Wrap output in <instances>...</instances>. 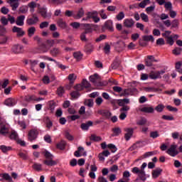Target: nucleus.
Wrapping results in <instances>:
<instances>
[{
  "label": "nucleus",
  "instance_id": "nucleus-6",
  "mask_svg": "<svg viewBox=\"0 0 182 182\" xmlns=\"http://www.w3.org/2000/svg\"><path fill=\"white\" fill-rule=\"evenodd\" d=\"M88 18H90V19H92L95 23H97V22H100L99 13H97V11H96L88 12Z\"/></svg>",
  "mask_w": 182,
  "mask_h": 182
},
{
  "label": "nucleus",
  "instance_id": "nucleus-25",
  "mask_svg": "<svg viewBox=\"0 0 182 182\" xmlns=\"http://www.w3.org/2000/svg\"><path fill=\"white\" fill-rule=\"evenodd\" d=\"M99 79H100V77L97 74H94L93 75H91L90 77V82H92V83H94V85H96Z\"/></svg>",
  "mask_w": 182,
  "mask_h": 182
},
{
  "label": "nucleus",
  "instance_id": "nucleus-56",
  "mask_svg": "<svg viewBox=\"0 0 182 182\" xmlns=\"http://www.w3.org/2000/svg\"><path fill=\"white\" fill-rule=\"evenodd\" d=\"M181 50H182L181 48H176L175 49L173 50L172 53L177 56L181 53Z\"/></svg>",
  "mask_w": 182,
  "mask_h": 182
},
{
  "label": "nucleus",
  "instance_id": "nucleus-7",
  "mask_svg": "<svg viewBox=\"0 0 182 182\" xmlns=\"http://www.w3.org/2000/svg\"><path fill=\"white\" fill-rule=\"evenodd\" d=\"M6 4H8L12 11H16L19 8V0H6Z\"/></svg>",
  "mask_w": 182,
  "mask_h": 182
},
{
  "label": "nucleus",
  "instance_id": "nucleus-18",
  "mask_svg": "<svg viewBox=\"0 0 182 182\" xmlns=\"http://www.w3.org/2000/svg\"><path fill=\"white\" fill-rule=\"evenodd\" d=\"M104 28H106V29H108V31H110V32H113V21L112 20H108L105 21L104 24Z\"/></svg>",
  "mask_w": 182,
  "mask_h": 182
},
{
  "label": "nucleus",
  "instance_id": "nucleus-55",
  "mask_svg": "<svg viewBox=\"0 0 182 182\" xmlns=\"http://www.w3.org/2000/svg\"><path fill=\"white\" fill-rule=\"evenodd\" d=\"M140 16H141V19H142L144 22H149V16H147V14L144 13H141L140 14Z\"/></svg>",
  "mask_w": 182,
  "mask_h": 182
},
{
  "label": "nucleus",
  "instance_id": "nucleus-31",
  "mask_svg": "<svg viewBox=\"0 0 182 182\" xmlns=\"http://www.w3.org/2000/svg\"><path fill=\"white\" fill-rule=\"evenodd\" d=\"M85 51L86 53H92L93 52V46L92 44H87L85 47Z\"/></svg>",
  "mask_w": 182,
  "mask_h": 182
},
{
  "label": "nucleus",
  "instance_id": "nucleus-19",
  "mask_svg": "<svg viewBox=\"0 0 182 182\" xmlns=\"http://www.w3.org/2000/svg\"><path fill=\"white\" fill-rule=\"evenodd\" d=\"M163 173V169L157 168L156 169L152 171V178H157Z\"/></svg>",
  "mask_w": 182,
  "mask_h": 182
},
{
  "label": "nucleus",
  "instance_id": "nucleus-53",
  "mask_svg": "<svg viewBox=\"0 0 182 182\" xmlns=\"http://www.w3.org/2000/svg\"><path fill=\"white\" fill-rule=\"evenodd\" d=\"M63 93H65V88L63 87H59L57 89V95L61 97L63 96Z\"/></svg>",
  "mask_w": 182,
  "mask_h": 182
},
{
  "label": "nucleus",
  "instance_id": "nucleus-15",
  "mask_svg": "<svg viewBox=\"0 0 182 182\" xmlns=\"http://www.w3.org/2000/svg\"><path fill=\"white\" fill-rule=\"evenodd\" d=\"M75 157H82V156H86V152H85V148L82 146H79L77 150L74 153Z\"/></svg>",
  "mask_w": 182,
  "mask_h": 182
},
{
  "label": "nucleus",
  "instance_id": "nucleus-3",
  "mask_svg": "<svg viewBox=\"0 0 182 182\" xmlns=\"http://www.w3.org/2000/svg\"><path fill=\"white\" fill-rule=\"evenodd\" d=\"M38 136H39V131L36 128H33L28 132V137L29 141H33V140H36L38 139Z\"/></svg>",
  "mask_w": 182,
  "mask_h": 182
},
{
  "label": "nucleus",
  "instance_id": "nucleus-12",
  "mask_svg": "<svg viewBox=\"0 0 182 182\" xmlns=\"http://www.w3.org/2000/svg\"><path fill=\"white\" fill-rule=\"evenodd\" d=\"M14 53H22L23 52V46L21 44H15L11 48Z\"/></svg>",
  "mask_w": 182,
  "mask_h": 182
},
{
  "label": "nucleus",
  "instance_id": "nucleus-22",
  "mask_svg": "<svg viewBox=\"0 0 182 182\" xmlns=\"http://www.w3.org/2000/svg\"><path fill=\"white\" fill-rule=\"evenodd\" d=\"M141 112L144 113H154V108L153 107H144L141 109Z\"/></svg>",
  "mask_w": 182,
  "mask_h": 182
},
{
  "label": "nucleus",
  "instance_id": "nucleus-58",
  "mask_svg": "<svg viewBox=\"0 0 182 182\" xmlns=\"http://www.w3.org/2000/svg\"><path fill=\"white\" fill-rule=\"evenodd\" d=\"M95 103L97 105V106H100V105H102V103H103V98H102V97H98L95 99Z\"/></svg>",
  "mask_w": 182,
  "mask_h": 182
},
{
  "label": "nucleus",
  "instance_id": "nucleus-32",
  "mask_svg": "<svg viewBox=\"0 0 182 182\" xmlns=\"http://www.w3.org/2000/svg\"><path fill=\"white\" fill-rule=\"evenodd\" d=\"M73 56L75 59H76V60L79 61V60H82L83 58V54H82V53L80 52H75L73 53Z\"/></svg>",
  "mask_w": 182,
  "mask_h": 182
},
{
  "label": "nucleus",
  "instance_id": "nucleus-38",
  "mask_svg": "<svg viewBox=\"0 0 182 182\" xmlns=\"http://www.w3.org/2000/svg\"><path fill=\"white\" fill-rule=\"evenodd\" d=\"M129 95H132L131 88L124 90V91L120 94V96H129Z\"/></svg>",
  "mask_w": 182,
  "mask_h": 182
},
{
  "label": "nucleus",
  "instance_id": "nucleus-10",
  "mask_svg": "<svg viewBox=\"0 0 182 182\" xmlns=\"http://www.w3.org/2000/svg\"><path fill=\"white\" fill-rule=\"evenodd\" d=\"M114 48L117 52H122L126 48V43L123 41H118L114 43Z\"/></svg>",
  "mask_w": 182,
  "mask_h": 182
},
{
  "label": "nucleus",
  "instance_id": "nucleus-48",
  "mask_svg": "<svg viewBox=\"0 0 182 182\" xmlns=\"http://www.w3.org/2000/svg\"><path fill=\"white\" fill-rule=\"evenodd\" d=\"M107 148L111 149L112 153H116L117 151V148L114 144H109L107 145Z\"/></svg>",
  "mask_w": 182,
  "mask_h": 182
},
{
  "label": "nucleus",
  "instance_id": "nucleus-52",
  "mask_svg": "<svg viewBox=\"0 0 182 182\" xmlns=\"http://www.w3.org/2000/svg\"><path fill=\"white\" fill-rule=\"evenodd\" d=\"M99 15L102 19H107V15L105 13V9H102L99 11Z\"/></svg>",
  "mask_w": 182,
  "mask_h": 182
},
{
  "label": "nucleus",
  "instance_id": "nucleus-1",
  "mask_svg": "<svg viewBox=\"0 0 182 182\" xmlns=\"http://www.w3.org/2000/svg\"><path fill=\"white\" fill-rule=\"evenodd\" d=\"M147 167V164L146 162L143 163L141 166V169L139 167H134L132 169V173L134 174H137L141 180H143L146 177V171L144 169Z\"/></svg>",
  "mask_w": 182,
  "mask_h": 182
},
{
  "label": "nucleus",
  "instance_id": "nucleus-2",
  "mask_svg": "<svg viewBox=\"0 0 182 182\" xmlns=\"http://www.w3.org/2000/svg\"><path fill=\"white\" fill-rule=\"evenodd\" d=\"M44 156L46 158V160L43 161V164H46V166H48V167H52L58 164V162L53 160V155L50 154V152L46 151L44 152Z\"/></svg>",
  "mask_w": 182,
  "mask_h": 182
},
{
  "label": "nucleus",
  "instance_id": "nucleus-39",
  "mask_svg": "<svg viewBox=\"0 0 182 182\" xmlns=\"http://www.w3.org/2000/svg\"><path fill=\"white\" fill-rule=\"evenodd\" d=\"M178 25H179V22H178V19H174L171 23V28H174L175 29H177V28H178Z\"/></svg>",
  "mask_w": 182,
  "mask_h": 182
},
{
  "label": "nucleus",
  "instance_id": "nucleus-21",
  "mask_svg": "<svg viewBox=\"0 0 182 182\" xmlns=\"http://www.w3.org/2000/svg\"><path fill=\"white\" fill-rule=\"evenodd\" d=\"M92 126H93V122L88 121L81 124V129L82 130H89V128Z\"/></svg>",
  "mask_w": 182,
  "mask_h": 182
},
{
  "label": "nucleus",
  "instance_id": "nucleus-43",
  "mask_svg": "<svg viewBox=\"0 0 182 182\" xmlns=\"http://www.w3.org/2000/svg\"><path fill=\"white\" fill-rule=\"evenodd\" d=\"M38 63H39V61L37 60H29V65H31L32 70H33V68H35V66H36V65H38Z\"/></svg>",
  "mask_w": 182,
  "mask_h": 182
},
{
  "label": "nucleus",
  "instance_id": "nucleus-47",
  "mask_svg": "<svg viewBox=\"0 0 182 182\" xmlns=\"http://www.w3.org/2000/svg\"><path fill=\"white\" fill-rule=\"evenodd\" d=\"M146 123H147V119L146 118H141L136 122V124H138V126H144Z\"/></svg>",
  "mask_w": 182,
  "mask_h": 182
},
{
  "label": "nucleus",
  "instance_id": "nucleus-57",
  "mask_svg": "<svg viewBox=\"0 0 182 182\" xmlns=\"http://www.w3.org/2000/svg\"><path fill=\"white\" fill-rule=\"evenodd\" d=\"M166 44V41H164V38H159L156 40V45L159 46H163V45Z\"/></svg>",
  "mask_w": 182,
  "mask_h": 182
},
{
  "label": "nucleus",
  "instance_id": "nucleus-4",
  "mask_svg": "<svg viewBox=\"0 0 182 182\" xmlns=\"http://www.w3.org/2000/svg\"><path fill=\"white\" fill-rule=\"evenodd\" d=\"M166 73V71L161 70V71H156L154 72L151 71L149 75L150 79H152L153 80H156V79H161V75H164Z\"/></svg>",
  "mask_w": 182,
  "mask_h": 182
},
{
  "label": "nucleus",
  "instance_id": "nucleus-61",
  "mask_svg": "<svg viewBox=\"0 0 182 182\" xmlns=\"http://www.w3.org/2000/svg\"><path fill=\"white\" fill-rule=\"evenodd\" d=\"M166 109L169 111V112H175L176 113V112H178V109L173 107L171 105H167L166 106Z\"/></svg>",
  "mask_w": 182,
  "mask_h": 182
},
{
  "label": "nucleus",
  "instance_id": "nucleus-30",
  "mask_svg": "<svg viewBox=\"0 0 182 182\" xmlns=\"http://www.w3.org/2000/svg\"><path fill=\"white\" fill-rule=\"evenodd\" d=\"M140 147H143L142 141H137L131 147V150H136V149H140Z\"/></svg>",
  "mask_w": 182,
  "mask_h": 182
},
{
  "label": "nucleus",
  "instance_id": "nucleus-24",
  "mask_svg": "<svg viewBox=\"0 0 182 182\" xmlns=\"http://www.w3.org/2000/svg\"><path fill=\"white\" fill-rule=\"evenodd\" d=\"M35 32H36V28H35L34 26L28 28L27 31L28 38H32V36L35 35Z\"/></svg>",
  "mask_w": 182,
  "mask_h": 182
},
{
  "label": "nucleus",
  "instance_id": "nucleus-36",
  "mask_svg": "<svg viewBox=\"0 0 182 182\" xmlns=\"http://www.w3.org/2000/svg\"><path fill=\"white\" fill-rule=\"evenodd\" d=\"M44 122H46L48 129H50V127L53 126V124L52 123V121H50V119H49V117H46L44 118Z\"/></svg>",
  "mask_w": 182,
  "mask_h": 182
},
{
  "label": "nucleus",
  "instance_id": "nucleus-14",
  "mask_svg": "<svg viewBox=\"0 0 182 182\" xmlns=\"http://www.w3.org/2000/svg\"><path fill=\"white\" fill-rule=\"evenodd\" d=\"M16 103L15 98L12 97L7 98L4 102V105H6V106H9V107H14Z\"/></svg>",
  "mask_w": 182,
  "mask_h": 182
},
{
  "label": "nucleus",
  "instance_id": "nucleus-45",
  "mask_svg": "<svg viewBox=\"0 0 182 182\" xmlns=\"http://www.w3.org/2000/svg\"><path fill=\"white\" fill-rule=\"evenodd\" d=\"M90 140H92V141H101L102 137L97 136L95 134H92Z\"/></svg>",
  "mask_w": 182,
  "mask_h": 182
},
{
  "label": "nucleus",
  "instance_id": "nucleus-46",
  "mask_svg": "<svg viewBox=\"0 0 182 182\" xmlns=\"http://www.w3.org/2000/svg\"><path fill=\"white\" fill-rule=\"evenodd\" d=\"M0 177H3L6 181H12V177H11L9 173H1L0 174Z\"/></svg>",
  "mask_w": 182,
  "mask_h": 182
},
{
  "label": "nucleus",
  "instance_id": "nucleus-13",
  "mask_svg": "<svg viewBox=\"0 0 182 182\" xmlns=\"http://www.w3.org/2000/svg\"><path fill=\"white\" fill-rule=\"evenodd\" d=\"M12 31L14 33H17L18 38H22L25 35V31L19 27L14 26Z\"/></svg>",
  "mask_w": 182,
  "mask_h": 182
},
{
  "label": "nucleus",
  "instance_id": "nucleus-27",
  "mask_svg": "<svg viewBox=\"0 0 182 182\" xmlns=\"http://www.w3.org/2000/svg\"><path fill=\"white\" fill-rule=\"evenodd\" d=\"M26 102H36V95H28L25 97Z\"/></svg>",
  "mask_w": 182,
  "mask_h": 182
},
{
  "label": "nucleus",
  "instance_id": "nucleus-40",
  "mask_svg": "<svg viewBox=\"0 0 182 182\" xmlns=\"http://www.w3.org/2000/svg\"><path fill=\"white\" fill-rule=\"evenodd\" d=\"M10 139H11V140H15L16 141L19 139L18 133H16V132L15 131H13L10 135Z\"/></svg>",
  "mask_w": 182,
  "mask_h": 182
},
{
  "label": "nucleus",
  "instance_id": "nucleus-51",
  "mask_svg": "<svg viewBox=\"0 0 182 182\" xmlns=\"http://www.w3.org/2000/svg\"><path fill=\"white\" fill-rule=\"evenodd\" d=\"M70 96L73 99H77L80 96V93L78 91H74L70 93Z\"/></svg>",
  "mask_w": 182,
  "mask_h": 182
},
{
  "label": "nucleus",
  "instance_id": "nucleus-17",
  "mask_svg": "<svg viewBox=\"0 0 182 182\" xmlns=\"http://www.w3.org/2000/svg\"><path fill=\"white\" fill-rule=\"evenodd\" d=\"M57 25L61 29H66L68 28V23L63 18H59L57 21Z\"/></svg>",
  "mask_w": 182,
  "mask_h": 182
},
{
  "label": "nucleus",
  "instance_id": "nucleus-11",
  "mask_svg": "<svg viewBox=\"0 0 182 182\" xmlns=\"http://www.w3.org/2000/svg\"><path fill=\"white\" fill-rule=\"evenodd\" d=\"M123 25L125 28H133L134 26V20L133 18H125L123 21Z\"/></svg>",
  "mask_w": 182,
  "mask_h": 182
},
{
  "label": "nucleus",
  "instance_id": "nucleus-23",
  "mask_svg": "<svg viewBox=\"0 0 182 182\" xmlns=\"http://www.w3.org/2000/svg\"><path fill=\"white\" fill-rule=\"evenodd\" d=\"M84 16H85V10H83V8H80L77 11V14L75 16V18L80 19V18H82Z\"/></svg>",
  "mask_w": 182,
  "mask_h": 182
},
{
  "label": "nucleus",
  "instance_id": "nucleus-37",
  "mask_svg": "<svg viewBox=\"0 0 182 182\" xmlns=\"http://www.w3.org/2000/svg\"><path fill=\"white\" fill-rule=\"evenodd\" d=\"M51 4H55V5H62L65 4L68 0H48Z\"/></svg>",
  "mask_w": 182,
  "mask_h": 182
},
{
  "label": "nucleus",
  "instance_id": "nucleus-8",
  "mask_svg": "<svg viewBox=\"0 0 182 182\" xmlns=\"http://www.w3.org/2000/svg\"><path fill=\"white\" fill-rule=\"evenodd\" d=\"M39 22V18L36 15L33 14L32 17L27 18L26 23L28 26H32V25H36Z\"/></svg>",
  "mask_w": 182,
  "mask_h": 182
},
{
  "label": "nucleus",
  "instance_id": "nucleus-60",
  "mask_svg": "<svg viewBox=\"0 0 182 182\" xmlns=\"http://www.w3.org/2000/svg\"><path fill=\"white\" fill-rule=\"evenodd\" d=\"M166 43L173 46L174 45V40L173 39V36H169L166 38Z\"/></svg>",
  "mask_w": 182,
  "mask_h": 182
},
{
  "label": "nucleus",
  "instance_id": "nucleus-49",
  "mask_svg": "<svg viewBox=\"0 0 182 182\" xmlns=\"http://www.w3.org/2000/svg\"><path fill=\"white\" fill-rule=\"evenodd\" d=\"M18 156L21 157V159H23V160H28V159H29L28 153L20 152Z\"/></svg>",
  "mask_w": 182,
  "mask_h": 182
},
{
  "label": "nucleus",
  "instance_id": "nucleus-26",
  "mask_svg": "<svg viewBox=\"0 0 182 182\" xmlns=\"http://www.w3.org/2000/svg\"><path fill=\"white\" fill-rule=\"evenodd\" d=\"M28 11H29V8L26 5L21 6L18 9L19 14H28Z\"/></svg>",
  "mask_w": 182,
  "mask_h": 182
},
{
  "label": "nucleus",
  "instance_id": "nucleus-44",
  "mask_svg": "<svg viewBox=\"0 0 182 182\" xmlns=\"http://www.w3.org/2000/svg\"><path fill=\"white\" fill-rule=\"evenodd\" d=\"M65 146H66V141H65L64 140H62L60 142H59L57 144V147L58 149H60V150H63V149H65Z\"/></svg>",
  "mask_w": 182,
  "mask_h": 182
},
{
  "label": "nucleus",
  "instance_id": "nucleus-50",
  "mask_svg": "<svg viewBox=\"0 0 182 182\" xmlns=\"http://www.w3.org/2000/svg\"><path fill=\"white\" fill-rule=\"evenodd\" d=\"M85 106H87L88 107H93V105H94V102H93V100H86L85 101Z\"/></svg>",
  "mask_w": 182,
  "mask_h": 182
},
{
  "label": "nucleus",
  "instance_id": "nucleus-54",
  "mask_svg": "<svg viewBox=\"0 0 182 182\" xmlns=\"http://www.w3.org/2000/svg\"><path fill=\"white\" fill-rule=\"evenodd\" d=\"M27 6H28V8H30L31 11H33V9H35V8H36V2L31 1L28 4Z\"/></svg>",
  "mask_w": 182,
  "mask_h": 182
},
{
  "label": "nucleus",
  "instance_id": "nucleus-9",
  "mask_svg": "<svg viewBox=\"0 0 182 182\" xmlns=\"http://www.w3.org/2000/svg\"><path fill=\"white\" fill-rule=\"evenodd\" d=\"M124 132H126V134L124 135L125 139L127 141H129L130 139H132V136H133V133L134 132V129L133 128H125L124 129Z\"/></svg>",
  "mask_w": 182,
  "mask_h": 182
},
{
  "label": "nucleus",
  "instance_id": "nucleus-41",
  "mask_svg": "<svg viewBox=\"0 0 182 182\" xmlns=\"http://www.w3.org/2000/svg\"><path fill=\"white\" fill-rule=\"evenodd\" d=\"M11 149L12 148L11 146H6L5 145L0 146V150H1L3 153H8V151H9V150H11Z\"/></svg>",
  "mask_w": 182,
  "mask_h": 182
},
{
  "label": "nucleus",
  "instance_id": "nucleus-29",
  "mask_svg": "<svg viewBox=\"0 0 182 182\" xmlns=\"http://www.w3.org/2000/svg\"><path fill=\"white\" fill-rule=\"evenodd\" d=\"M9 85V80L8 79H4L2 80H0V87L1 89H5L6 88V86Z\"/></svg>",
  "mask_w": 182,
  "mask_h": 182
},
{
  "label": "nucleus",
  "instance_id": "nucleus-59",
  "mask_svg": "<svg viewBox=\"0 0 182 182\" xmlns=\"http://www.w3.org/2000/svg\"><path fill=\"white\" fill-rule=\"evenodd\" d=\"M33 168H34V170H36L37 171H41V170H42V164H33Z\"/></svg>",
  "mask_w": 182,
  "mask_h": 182
},
{
  "label": "nucleus",
  "instance_id": "nucleus-42",
  "mask_svg": "<svg viewBox=\"0 0 182 182\" xmlns=\"http://www.w3.org/2000/svg\"><path fill=\"white\" fill-rule=\"evenodd\" d=\"M124 12L120 11L117 16H116V19L117 21H123L124 19Z\"/></svg>",
  "mask_w": 182,
  "mask_h": 182
},
{
  "label": "nucleus",
  "instance_id": "nucleus-33",
  "mask_svg": "<svg viewBox=\"0 0 182 182\" xmlns=\"http://www.w3.org/2000/svg\"><path fill=\"white\" fill-rule=\"evenodd\" d=\"M166 107V106H164V105L163 104H159L156 107H155V110L158 112V113H161L164 110V108Z\"/></svg>",
  "mask_w": 182,
  "mask_h": 182
},
{
  "label": "nucleus",
  "instance_id": "nucleus-35",
  "mask_svg": "<svg viewBox=\"0 0 182 182\" xmlns=\"http://www.w3.org/2000/svg\"><path fill=\"white\" fill-rule=\"evenodd\" d=\"M112 132H113L112 136H119V134L122 133V129L119 127H115L112 129Z\"/></svg>",
  "mask_w": 182,
  "mask_h": 182
},
{
  "label": "nucleus",
  "instance_id": "nucleus-20",
  "mask_svg": "<svg viewBox=\"0 0 182 182\" xmlns=\"http://www.w3.org/2000/svg\"><path fill=\"white\" fill-rule=\"evenodd\" d=\"M81 27L85 29V32L90 33L92 32V24L90 23H81Z\"/></svg>",
  "mask_w": 182,
  "mask_h": 182
},
{
  "label": "nucleus",
  "instance_id": "nucleus-63",
  "mask_svg": "<svg viewBox=\"0 0 182 182\" xmlns=\"http://www.w3.org/2000/svg\"><path fill=\"white\" fill-rule=\"evenodd\" d=\"M154 9H156V6L153 5V6L147 7L146 9V11L147 14H150V13L153 12L154 11Z\"/></svg>",
  "mask_w": 182,
  "mask_h": 182
},
{
  "label": "nucleus",
  "instance_id": "nucleus-28",
  "mask_svg": "<svg viewBox=\"0 0 182 182\" xmlns=\"http://www.w3.org/2000/svg\"><path fill=\"white\" fill-rule=\"evenodd\" d=\"M50 53L52 56H58V55H60V50L59 48H53L50 50Z\"/></svg>",
  "mask_w": 182,
  "mask_h": 182
},
{
  "label": "nucleus",
  "instance_id": "nucleus-62",
  "mask_svg": "<svg viewBox=\"0 0 182 182\" xmlns=\"http://www.w3.org/2000/svg\"><path fill=\"white\" fill-rule=\"evenodd\" d=\"M75 89L77 92H80L81 90H83L84 87L82 84H77V85L75 86Z\"/></svg>",
  "mask_w": 182,
  "mask_h": 182
},
{
  "label": "nucleus",
  "instance_id": "nucleus-34",
  "mask_svg": "<svg viewBox=\"0 0 182 182\" xmlns=\"http://www.w3.org/2000/svg\"><path fill=\"white\" fill-rule=\"evenodd\" d=\"M77 78V75L74 73L70 74L68 75V80L70 83H75V80Z\"/></svg>",
  "mask_w": 182,
  "mask_h": 182
},
{
  "label": "nucleus",
  "instance_id": "nucleus-64",
  "mask_svg": "<svg viewBox=\"0 0 182 182\" xmlns=\"http://www.w3.org/2000/svg\"><path fill=\"white\" fill-rule=\"evenodd\" d=\"M1 14H4V15H6L9 13V9H8L5 6H3L1 9Z\"/></svg>",
  "mask_w": 182,
  "mask_h": 182
},
{
  "label": "nucleus",
  "instance_id": "nucleus-5",
  "mask_svg": "<svg viewBox=\"0 0 182 182\" xmlns=\"http://www.w3.org/2000/svg\"><path fill=\"white\" fill-rule=\"evenodd\" d=\"M167 154L171 156V157H176L178 154V151H177V145L172 144L166 151Z\"/></svg>",
  "mask_w": 182,
  "mask_h": 182
},
{
  "label": "nucleus",
  "instance_id": "nucleus-16",
  "mask_svg": "<svg viewBox=\"0 0 182 182\" xmlns=\"http://www.w3.org/2000/svg\"><path fill=\"white\" fill-rule=\"evenodd\" d=\"M25 16H18L16 20V24L17 26H23L25 25Z\"/></svg>",
  "mask_w": 182,
  "mask_h": 182
}]
</instances>
